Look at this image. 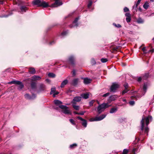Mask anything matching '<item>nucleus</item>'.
I'll return each instance as SVG.
<instances>
[{"label": "nucleus", "instance_id": "obj_1", "mask_svg": "<svg viewBox=\"0 0 154 154\" xmlns=\"http://www.w3.org/2000/svg\"><path fill=\"white\" fill-rule=\"evenodd\" d=\"M152 119V118L151 116H149L145 118V117L143 116L142 119L141 121V129L142 131H143L144 130V122L146 121V126H147L149 122L150 121H151ZM149 131V129L147 126L146 127L144 128V132L145 133L147 134L148 135V133Z\"/></svg>", "mask_w": 154, "mask_h": 154}, {"label": "nucleus", "instance_id": "obj_2", "mask_svg": "<svg viewBox=\"0 0 154 154\" xmlns=\"http://www.w3.org/2000/svg\"><path fill=\"white\" fill-rule=\"evenodd\" d=\"M35 5H38V6L42 7L43 8H46L49 6L48 4L43 0H35L33 2Z\"/></svg>", "mask_w": 154, "mask_h": 154}, {"label": "nucleus", "instance_id": "obj_3", "mask_svg": "<svg viewBox=\"0 0 154 154\" xmlns=\"http://www.w3.org/2000/svg\"><path fill=\"white\" fill-rule=\"evenodd\" d=\"M110 106L111 105H109L108 103H103L100 105H99L97 107V111L99 114H100L105 109Z\"/></svg>", "mask_w": 154, "mask_h": 154}, {"label": "nucleus", "instance_id": "obj_4", "mask_svg": "<svg viewBox=\"0 0 154 154\" xmlns=\"http://www.w3.org/2000/svg\"><path fill=\"white\" fill-rule=\"evenodd\" d=\"M59 108L62 109L61 112L64 114L70 115L71 114V110L67 106L63 105H61L59 106Z\"/></svg>", "mask_w": 154, "mask_h": 154}, {"label": "nucleus", "instance_id": "obj_5", "mask_svg": "<svg viewBox=\"0 0 154 154\" xmlns=\"http://www.w3.org/2000/svg\"><path fill=\"white\" fill-rule=\"evenodd\" d=\"M8 84H14L19 85L18 86V89L19 90H21L24 87L23 83L20 81H12L9 82Z\"/></svg>", "mask_w": 154, "mask_h": 154}, {"label": "nucleus", "instance_id": "obj_6", "mask_svg": "<svg viewBox=\"0 0 154 154\" xmlns=\"http://www.w3.org/2000/svg\"><path fill=\"white\" fill-rule=\"evenodd\" d=\"M106 114L102 115L99 117H96L94 118H92L90 119V121L93 122L95 121H99L102 120L106 116Z\"/></svg>", "mask_w": 154, "mask_h": 154}, {"label": "nucleus", "instance_id": "obj_7", "mask_svg": "<svg viewBox=\"0 0 154 154\" xmlns=\"http://www.w3.org/2000/svg\"><path fill=\"white\" fill-rule=\"evenodd\" d=\"M119 87V85L116 83H113L111 86L110 88V91L115 92L116 90Z\"/></svg>", "mask_w": 154, "mask_h": 154}, {"label": "nucleus", "instance_id": "obj_8", "mask_svg": "<svg viewBox=\"0 0 154 154\" xmlns=\"http://www.w3.org/2000/svg\"><path fill=\"white\" fill-rule=\"evenodd\" d=\"M55 2L54 4H52L50 6L51 7H56L60 6L63 4L62 2H60L59 0H55Z\"/></svg>", "mask_w": 154, "mask_h": 154}, {"label": "nucleus", "instance_id": "obj_9", "mask_svg": "<svg viewBox=\"0 0 154 154\" xmlns=\"http://www.w3.org/2000/svg\"><path fill=\"white\" fill-rule=\"evenodd\" d=\"M77 118L78 119L80 120L82 122V125L83 126H84L85 128L87 127V121L83 119L82 118L79 116L77 117Z\"/></svg>", "mask_w": 154, "mask_h": 154}, {"label": "nucleus", "instance_id": "obj_10", "mask_svg": "<svg viewBox=\"0 0 154 154\" xmlns=\"http://www.w3.org/2000/svg\"><path fill=\"white\" fill-rule=\"evenodd\" d=\"M69 62V64L73 65L75 64V58L73 56H70L68 59Z\"/></svg>", "mask_w": 154, "mask_h": 154}, {"label": "nucleus", "instance_id": "obj_11", "mask_svg": "<svg viewBox=\"0 0 154 154\" xmlns=\"http://www.w3.org/2000/svg\"><path fill=\"white\" fill-rule=\"evenodd\" d=\"M82 97H74L73 100L72 102V103H76V102H78L81 100Z\"/></svg>", "mask_w": 154, "mask_h": 154}, {"label": "nucleus", "instance_id": "obj_12", "mask_svg": "<svg viewBox=\"0 0 154 154\" xmlns=\"http://www.w3.org/2000/svg\"><path fill=\"white\" fill-rule=\"evenodd\" d=\"M118 97V96L116 95H112L109 97L108 99V101L109 102H111L116 100Z\"/></svg>", "mask_w": 154, "mask_h": 154}, {"label": "nucleus", "instance_id": "obj_13", "mask_svg": "<svg viewBox=\"0 0 154 154\" xmlns=\"http://www.w3.org/2000/svg\"><path fill=\"white\" fill-rule=\"evenodd\" d=\"M79 20V18H76L73 21L72 25H70V27L72 28L74 27H77L78 26L77 22Z\"/></svg>", "mask_w": 154, "mask_h": 154}, {"label": "nucleus", "instance_id": "obj_14", "mask_svg": "<svg viewBox=\"0 0 154 154\" xmlns=\"http://www.w3.org/2000/svg\"><path fill=\"white\" fill-rule=\"evenodd\" d=\"M41 77L38 75H34L31 77V80L32 81L39 80L41 79Z\"/></svg>", "mask_w": 154, "mask_h": 154}, {"label": "nucleus", "instance_id": "obj_15", "mask_svg": "<svg viewBox=\"0 0 154 154\" xmlns=\"http://www.w3.org/2000/svg\"><path fill=\"white\" fill-rule=\"evenodd\" d=\"M38 89L39 91H43L45 89V86L44 84H41L39 85Z\"/></svg>", "mask_w": 154, "mask_h": 154}, {"label": "nucleus", "instance_id": "obj_16", "mask_svg": "<svg viewBox=\"0 0 154 154\" xmlns=\"http://www.w3.org/2000/svg\"><path fill=\"white\" fill-rule=\"evenodd\" d=\"M81 97L85 99H87L89 97V94L88 93H84L81 94Z\"/></svg>", "mask_w": 154, "mask_h": 154}, {"label": "nucleus", "instance_id": "obj_17", "mask_svg": "<svg viewBox=\"0 0 154 154\" xmlns=\"http://www.w3.org/2000/svg\"><path fill=\"white\" fill-rule=\"evenodd\" d=\"M68 81L67 80L65 79L61 83L60 87L61 88H63L64 87V86L66 85L67 83H68Z\"/></svg>", "mask_w": 154, "mask_h": 154}, {"label": "nucleus", "instance_id": "obj_18", "mask_svg": "<svg viewBox=\"0 0 154 154\" xmlns=\"http://www.w3.org/2000/svg\"><path fill=\"white\" fill-rule=\"evenodd\" d=\"M118 110V108L117 107L111 108L109 111L110 113H113L116 112Z\"/></svg>", "mask_w": 154, "mask_h": 154}, {"label": "nucleus", "instance_id": "obj_19", "mask_svg": "<svg viewBox=\"0 0 154 154\" xmlns=\"http://www.w3.org/2000/svg\"><path fill=\"white\" fill-rule=\"evenodd\" d=\"M54 102L55 104L56 105L59 106H59H60L61 104L62 103V102L61 101L58 100H55L54 101Z\"/></svg>", "mask_w": 154, "mask_h": 154}, {"label": "nucleus", "instance_id": "obj_20", "mask_svg": "<svg viewBox=\"0 0 154 154\" xmlns=\"http://www.w3.org/2000/svg\"><path fill=\"white\" fill-rule=\"evenodd\" d=\"M91 79L88 78H85L84 79V82L85 84H88L91 82Z\"/></svg>", "mask_w": 154, "mask_h": 154}, {"label": "nucleus", "instance_id": "obj_21", "mask_svg": "<svg viewBox=\"0 0 154 154\" xmlns=\"http://www.w3.org/2000/svg\"><path fill=\"white\" fill-rule=\"evenodd\" d=\"M78 80L79 79H74L72 81V84L74 85H77L78 83Z\"/></svg>", "mask_w": 154, "mask_h": 154}, {"label": "nucleus", "instance_id": "obj_22", "mask_svg": "<svg viewBox=\"0 0 154 154\" xmlns=\"http://www.w3.org/2000/svg\"><path fill=\"white\" fill-rule=\"evenodd\" d=\"M29 72L31 74H34L35 72V71L34 68H30L29 69Z\"/></svg>", "mask_w": 154, "mask_h": 154}, {"label": "nucleus", "instance_id": "obj_23", "mask_svg": "<svg viewBox=\"0 0 154 154\" xmlns=\"http://www.w3.org/2000/svg\"><path fill=\"white\" fill-rule=\"evenodd\" d=\"M149 6V3L147 2H146L143 5V8L146 9H147Z\"/></svg>", "mask_w": 154, "mask_h": 154}, {"label": "nucleus", "instance_id": "obj_24", "mask_svg": "<svg viewBox=\"0 0 154 154\" xmlns=\"http://www.w3.org/2000/svg\"><path fill=\"white\" fill-rule=\"evenodd\" d=\"M20 9L21 12H22V13H22L23 12H25L27 10L26 7L24 6H21Z\"/></svg>", "mask_w": 154, "mask_h": 154}, {"label": "nucleus", "instance_id": "obj_25", "mask_svg": "<svg viewBox=\"0 0 154 154\" xmlns=\"http://www.w3.org/2000/svg\"><path fill=\"white\" fill-rule=\"evenodd\" d=\"M137 22L138 23H143L144 22V20L141 18H139L137 20Z\"/></svg>", "mask_w": 154, "mask_h": 154}, {"label": "nucleus", "instance_id": "obj_26", "mask_svg": "<svg viewBox=\"0 0 154 154\" xmlns=\"http://www.w3.org/2000/svg\"><path fill=\"white\" fill-rule=\"evenodd\" d=\"M31 88L32 89H35L36 87V84L35 83L32 82L31 84Z\"/></svg>", "mask_w": 154, "mask_h": 154}, {"label": "nucleus", "instance_id": "obj_27", "mask_svg": "<svg viewBox=\"0 0 154 154\" xmlns=\"http://www.w3.org/2000/svg\"><path fill=\"white\" fill-rule=\"evenodd\" d=\"M25 97L28 99H32V97L28 94H25L24 95Z\"/></svg>", "mask_w": 154, "mask_h": 154}, {"label": "nucleus", "instance_id": "obj_28", "mask_svg": "<svg viewBox=\"0 0 154 154\" xmlns=\"http://www.w3.org/2000/svg\"><path fill=\"white\" fill-rule=\"evenodd\" d=\"M76 103H72V105L74 108L76 110H78L79 107L78 106L75 105Z\"/></svg>", "mask_w": 154, "mask_h": 154}, {"label": "nucleus", "instance_id": "obj_29", "mask_svg": "<svg viewBox=\"0 0 154 154\" xmlns=\"http://www.w3.org/2000/svg\"><path fill=\"white\" fill-rule=\"evenodd\" d=\"M48 76L51 78H54L55 77V75L53 73H49L48 75Z\"/></svg>", "mask_w": 154, "mask_h": 154}, {"label": "nucleus", "instance_id": "obj_30", "mask_svg": "<svg viewBox=\"0 0 154 154\" xmlns=\"http://www.w3.org/2000/svg\"><path fill=\"white\" fill-rule=\"evenodd\" d=\"M77 146V144L76 143H74L72 145H71L69 147L70 148L72 149L75 147H76Z\"/></svg>", "mask_w": 154, "mask_h": 154}, {"label": "nucleus", "instance_id": "obj_31", "mask_svg": "<svg viewBox=\"0 0 154 154\" xmlns=\"http://www.w3.org/2000/svg\"><path fill=\"white\" fill-rule=\"evenodd\" d=\"M108 61V60L106 58H102L101 59V61L103 63L106 62Z\"/></svg>", "mask_w": 154, "mask_h": 154}, {"label": "nucleus", "instance_id": "obj_32", "mask_svg": "<svg viewBox=\"0 0 154 154\" xmlns=\"http://www.w3.org/2000/svg\"><path fill=\"white\" fill-rule=\"evenodd\" d=\"M56 91V88H52L51 90L50 94H52L53 93H54Z\"/></svg>", "mask_w": 154, "mask_h": 154}, {"label": "nucleus", "instance_id": "obj_33", "mask_svg": "<svg viewBox=\"0 0 154 154\" xmlns=\"http://www.w3.org/2000/svg\"><path fill=\"white\" fill-rule=\"evenodd\" d=\"M113 25L115 27H117V28H120L122 27V26H121V25H120V24H116L115 23H113Z\"/></svg>", "mask_w": 154, "mask_h": 154}, {"label": "nucleus", "instance_id": "obj_34", "mask_svg": "<svg viewBox=\"0 0 154 154\" xmlns=\"http://www.w3.org/2000/svg\"><path fill=\"white\" fill-rule=\"evenodd\" d=\"M129 90L127 89V88H125V90H124L122 92V94H125Z\"/></svg>", "mask_w": 154, "mask_h": 154}, {"label": "nucleus", "instance_id": "obj_35", "mask_svg": "<svg viewBox=\"0 0 154 154\" xmlns=\"http://www.w3.org/2000/svg\"><path fill=\"white\" fill-rule=\"evenodd\" d=\"M92 3V2L90 0L89 1V2L88 5V8H89L91 6V5Z\"/></svg>", "mask_w": 154, "mask_h": 154}, {"label": "nucleus", "instance_id": "obj_36", "mask_svg": "<svg viewBox=\"0 0 154 154\" xmlns=\"http://www.w3.org/2000/svg\"><path fill=\"white\" fill-rule=\"evenodd\" d=\"M138 5H137V4H136L135 5H134L133 7V9L135 11L137 10V7Z\"/></svg>", "mask_w": 154, "mask_h": 154}, {"label": "nucleus", "instance_id": "obj_37", "mask_svg": "<svg viewBox=\"0 0 154 154\" xmlns=\"http://www.w3.org/2000/svg\"><path fill=\"white\" fill-rule=\"evenodd\" d=\"M68 32L67 31L63 32L61 33V35L62 36H64L67 34L68 33Z\"/></svg>", "mask_w": 154, "mask_h": 154}, {"label": "nucleus", "instance_id": "obj_38", "mask_svg": "<svg viewBox=\"0 0 154 154\" xmlns=\"http://www.w3.org/2000/svg\"><path fill=\"white\" fill-rule=\"evenodd\" d=\"M147 89V85L146 84H144L143 86V89L145 92H146Z\"/></svg>", "mask_w": 154, "mask_h": 154}, {"label": "nucleus", "instance_id": "obj_39", "mask_svg": "<svg viewBox=\"0 0 154 154\" xmlns=\"http://www.w3.org/2000/svg\"><path fill=\"white\" fill-rule=\"evenodd\" d=\"M94 102V100H92L91 101H90L89 103V106H92Z\"/></svg>", "mask_w": 154, "mask_h": 154}, {"label": "nucleus", "instance_id": "obj_40", "mask_svg": "<svg viewBox=\"0 0 154 154\" xmlns=\"http://www.w3.org/2000/svg\"><path fill=\"white\" fill-rule=\"evenodd\" d=\"M70 122L73 125H75V123L74 122V120L72 119H69Z\"/></svg>", "mask_w": 154, "mask_h": 154}, {"label": "nucleus", "instance_id": "obj_41", "mask_svg": "<svg viewBox=\"0 0 154 154\" xmlns=\"http://www.w3.org/2000/svg\"><path fill=\"white\" fill-rule=\"evenodd\" d=\"M126 21L128 23H129L130 22L131 20V17H127L126 19Z\"/></svg>", "mask_w": 154, "mask_h": 154}, {"label": "nucleus", "instance_id": "obj_42", "mask_svg": "<svg viewBox=\"0 0 154 154\" xmlns=\"http://www.w3.org/2000/svg\"><path fill=\"white\" fill-rule=\"evenodd\" d=\"M109 95V93H107L106 94H103L102 96L103 97H106L108 96Z\"/></svg>", "mask_w": 154, "mask_h": 154}, {"label": "nucleus", "instance_id": "obj_43", "mask_svg": "<svg viewBox=\"0 0 154 154\" xmlns=\"http://www.w3.org/2000/svg\"><path fill=\"white\" fill-rule=\"evenodd\" d=\"M128 152V150L126 149H125L123 150V152L125 154H127Z\"/></svg>", "mask_w": 154, "mask_h": 154}, {"label": "nucleus", "instance_id": "obj_44", "mask_svg": "<svg viewBox=\"0 0 154 154\" xmlns=\"http://www.w3.org/2000/svg\"><path fill=\"white\" fill-rule=\"evenodd\" d=\"M129 11V9L126 7H125L124 8V11L125 12H126L128 11Z\"/></svg>", "mask_w": 154, "mask_h": 154}, {"label": "nucleus", "instance_id": "obj_45", "mask_svg": "<svg viewBox=\"0 0 154 154\" xmlns=\"http://www.w3.org/2000/svg\"><path fill=\"white\" fill-rule=\"evenodd\" d=\"M129 103L131 105L133 106L135 102L134 101H131L129 102Z\"/></svg>", "mask_w": 154, "mask_h": 154}, {"label": "nucleus", "instance_id": "obj_46", "mask_svg": "<svg viewBox=\"0 0 154 154\" xmlns=\"http://www.w3.org/2000/svg\"><path fill=\"white\" fill-rule=\"evenodd\" d=\"M59 92L58 91H56L53 94V96L54 97H55L56 95L59 94Z\"/></svg>", "mask_w": 154, "mask_h": 154}, {"label": "nucleus", "instance_id": "obj_47", "mask_svg": "<svg viewBox=\"0 0 154 154\" xmlns=\"http://www.w3.org/2000/svg\"><path fill=\"white\" fill-rule=\"evenodd\" d=\"M125 15L127 17H131V14L129 13H126L125 14Z\"/></svg>", "mask_w": 154, "mask_h": 154}, {"label": "nucleus", "instance_id": "obj_48", "mask_svg": "<svg viewBox=\"0 0 154 154\" xmlns=\"http://www.w3.org/2000/svg\"><path fill=\"white\" fill-rule=\"evenodd\" d=\"M85 111H82V112H80L78 114L83 115L84 114V113H85Z\"/></svg>", "mask_w": 154, "mask_h": 154}, {"label": "nucleus", "instance_id": "obj_49", "mask_svg": "<svg viewBox=\"0 0 154 154\" xmlns=\"http://www.w3.org/2000/svg\"><path fill=\"white\" fill-rule=\"evenodd\" d=\"M76 75L75 71V70H74L72 72V75L73 76H75Z\"/></svg>", "mask_w": 154, "mask_h": 154}, {"label": "nucleus", "instance_id": "obj_50", "mask_svg": "<svg viewBox=\"0 0 154 154\" xmlns=\"http://www.w3.org/2000/svg\"><path fill=\"white\" fill-rule=\"evenodd\" d=\"M124 86L125 87V88H127L128 87V83H125L124 85Z\"/></svg>", "mask_w": 154, "mask_h": 154}, {"label": "nucleus", "instance_id": "obj_51", "mask_svg": "<svg viewBox=\"0 0 154 154\" xmlns=\"http://www.w3.org/2000/svg\"><path fill=\"white\" fill-rule=\"evenodd\" d=\"M31 97H32V99H33L35 98L36 97V95L35 94H33Z\"/></svg>", "mask_w": 154, "mask_h": 154}, {"label": "nucleus", "instance_id": "obj_52", "mask_svg": "<svg viewBox=\"0 0 154 154\" xmlns=\"http://www.w3.org/2000/svg\"><path fill=\"white\" fill-rule=\"evenodd\" d=\"M142 50L144 53H145V51H146V48L144 47V48H143L142 49Z\"/></svg>", "mask_w": 154, "mask_h": 154}, {"label": "nucleus", "instance_id": "obj_53", "mask_svg": "<svg viewBox=\"0 0 154 154\" xmlns=\"http://www.w3.org/2000/svg\"><path fill=\"white\" fill-rule=\"evenodd\" d=\"M142 80V78L141 77H139L138 78L137 81L138 82H140Z\"/></svg>", "mask_w": 154, "mask_h": 154}, {"label": "nucleus", "instance_id": "obj_54", "mask_svg": "<svg viewBox=\"0 0 154 154\" xmlns=\"http://www.w3.org/2000/svg\"><path fill=\"white\" fill-rule=\"evenodd\" d=\"M141 1V0H138L136 4H137V5H139V4H140Z\"/></svg>", "mask_w": 154, "mask_h": 154}, {"label": "nucleus", "instance_id": "obj_55", "mask_svg": "<svg viewBox=\"0 0 154 154\" xmlns=\"http://www.w3.org/2000/svg\"><path fill=\"white\" fill-rule=\"evenodd\" d=\"M136 149H133V150L132 152L134 153V154H135V151H136Z\"/></svg>", "mask_w": 154, "mask_h": 154}, {"label": "nucleus", "instance_id": "obj_56", "mask_svg": "<svg viewBox=\"0 0 154 154\" xmlns=\"http://www.w3.org/2000/svg\"><path fill=\"white\" fill-rule=\"evenodd\" d=\"M3 0H0V4H3Z\"/></svg>", "mask_w": 154, "mask_h": 154}, {"label": "nucleus", "instance_id": "obj_57", "mask_svg": "<svg viewBox=\"0 0 154 154\" xmlns=\"http://www.w3.org/2000/svg\"><path fill=\"white\" fill-rule=\"evenodd\" d=\"M122 101H123V102H126V99H124V98H123L122 99Z\"/></svg>", "mask_w": 154, "mask_h": 154}, {"label": "nucleus", "instance_id": "obj_58", "mask_svg": "<svg viewBox=\"0 0 154 154\" xmlns=\"http://www.w3.org/2000/svg\"><path fill=\"white\" fill-rule=\"evenodd\" d=\"M54 42L53 41H52V42H50V44L51 45H53V44H54Z\"/></svg>", "mask_w": 154, "mask_h": 154}, {"label": "nucleus", "instance_id": "obj_59", "mask_svg": "<svg viewBox=\"0 0 154 154\" xmlns=\"http://www.w3.org/2000/svg\"><path fill=\"white\" fill-rule=\"evenodd\" d=\"M118 49V47H114V49L115 50H116Z\"/></svg>", "mask_w": 154, "mask_h": 154}, {"label": "nucleus", "instance_id": "obj_60", "mask_svg": "<svg viewBox=\"0 0 154 154\" xmlns=\"http://www.w3.org/2000/svg\"><path fill=\"white\" fill-rule=\"evenodd\" d=\"M92 61H94V64L96 63V62H95V61L94 60V59H92Z\"/></svg>", "mask_w": 154, "mask_h": 154}, {"label": "nucleus", "instance_id": "obj_61", "mask_svg": "<svg viewBox=\"0 0 154 154\" xmlns=\"http://www.w3.org/2000/svg\"><path fill=\"white\" fill-rule=\"evenodd\" d=\"M74 113L76 114H78L79 113H78L76 112H74Z\"/></svg>", "mask_w": 154, "mask_h": 154}, {"label": "nucleus", "instance_id": "obj_62", "mask_svg": "<svg viewBox=\"0 0 154 154\" xmlns=\"http://www.w3.org/2000/svg\"><path fill=\"white\" fill-rule=\"evenodd\" d=\"M8 16V15H5L4 16H3V17H7Z\"/></svg>", "mask_w": 154, "mask_h": 154}, {"label": "nucleus", "instance_id": "obj_63", "mask_svg": "<svg viewBox=\"0 0 154 154\" xmlns=\"http://www.w3.org/2000/svg\"><path fill=\"white\" fill-rule=\"evenodd\" d=\"M150 0L152 2H154V0Z\"/></svg>", "mask_w": 154, "mask_h": 154}, {"label": "nucleus", "instance_id": "obj_64", "mask_svg": "<svg viewBox=\"0 0 154 154\" xmlns=\"http://www.w3.org/2000/svg\"><path fill=\"white\" fill-rule=\"evenodd\" d=\"M46 81L48 82L49 81V80L47 79H46Z\"/></svg>", "mask_w": 154, "mask_h": 154}]
</instances>
